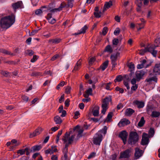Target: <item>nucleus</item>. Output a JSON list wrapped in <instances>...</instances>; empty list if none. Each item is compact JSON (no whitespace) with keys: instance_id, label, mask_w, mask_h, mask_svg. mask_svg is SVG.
<instances>
[{"instance_id":"69168bd1","label":"nucleus","mask_w":160,"mask_h":160,"mask_svg":"<svg viewBox=\"0 0 160 160\" xmlns=\"http://www.w3.org/2000/svg\"><path fill=\"white\" fill-rule=\"evenodd\" d=\"M110 58L111 61H117V60L116 56H115L114 54H112L110 56Z\"/></svg>"},{"instance_id":"8fccbe9b","label":"nucleus","mask_w":160,"mask_h":160,"mask_svg":"<svg viewBox=\"0 0 160 160\" xmlns=\"http://www.w3.org/2000/svg\"><path fill=\"white\" fill-rule=\"evenodd\" d=\"M26 52L30 56H32L34 54V52L32 50H28Z\"/></svg>"},{"instance_id":"20e7f679","label":"nucleus","mask_w":160,"mask_h":160,"mask_svg":"<svg viewBox=\"0 0 160 160\" xmlns=\"http://www.w3.org/2000/svg\"><path fill=\"white\" fill-rule=\"evenodd\" d=\"M159 46V45H152L145 48V49L147 52H150L154 57H156L158 51L155 50V49Z\"/></svg>"},{"instance_id":"5fc2aeb1","label":"nucleus","mask_w":160,"mask_h":160,"mask_svg":"<svg viewBox=\"0 0 160 160\" xmlns=\"http://www.w3.org/2000/svg\"><path fill=\"white\" fill-rule=\"evenodd\" d=\"M22 99L25 102H27L29 99L28 97L25 95H22Z\"/></svg>"},{"instance_id":"5701e85b","label":"nucleus","mask_w":160,"mask_h":160,"mask_svg":"<svg viewBox=\"0 0 160 160\" xmlns=\"http://www.w3.org/2000/svg\"><path fill=\"white\" fill-rule=\"evenodd\" d=\"M0 52L6 54L10 55L12 56L16 55L15 54L11 53L10 52L3 49H0Z\"/></svg>"},{"instance_id":"2eb2a0df","label":"nucleus","mask_w":160,"mask_h":160,"mask_svg":"<svg viewBox=\"0 0 160 160\" xmlns=\"http://www.w3.org/2000/svg\"><path fill=\"white\" fill-rule=\"evenodd\" d=\"M140 62H141V64H139L137 66V68L138 69H140L144 67L147 68L151 65L150 64H148L146 66H144V65L147 62V61L145 59L142 60Z\"/></svg>"},{"instance_id":"37998d69","label":"nucleus","mask_w":160,"mask_h":160,"mask_svg":"<svg viewBox=\"0 0 160 160\" xmlns=\"http://www.w3.org/2000/svg\"><path fill=\"white\" fill-rule=\"evenodd\" d=\"M119 42L118 39L117 38H114L112 41V44L113 45H117Z\"/></svg>"},{"instance_id":"ddd939ff","label":"nucleus","mask_w":160,"mask_h":160,"mask_svg":"<svg viewBox=\"0 0 160 160\" xmlns=\"http://www.w3.org/2000/svg\"><path fill=\"white\" fill-rule=\"evenodd\" d=\"M153 81L155 82H157V78L156 76H154L152 77H148L145 80V82H147L149 84L152 83V82Z\"/></svg>"},{"instance_id":"c756f323","label":"nucleus","mask_w":160,"mask_h":160,"mask_svg":"<svg viewBox=\"0 0 160 160\" xmlns=\"http://www.w3.org/2000/svg\"><path fill=\"white\" fill-rule=\"evenodd\" d=\"M66 7L67 8H69L68 7V5L65 2H62L60 6L58 8L59 11H60L62 10V8Z\"/></svg>"},{"instance_id":"79ce46f5","label":"nucleus","mask_w":160,"mask_h":160,"mask_svg":"<svg viewBox=\"0 0 160 160\" xmlns=\"http://www.w3.org/2000/svg\"><path fill=\"white\" fill-rule=\"evenodd\" d=\"M75 137V135H72L68 139V143L69 144H70L72 143V142L73 141L74 138Z\"/></svg>"},{"instance_id":"a878e982","label":"nucleus","mask_w":160,"mask_h":160,"mask_svg":"<svg viewBox=\"0 0 160 160\" xmlns=\"http://www.w3.org/2000/svg\"><path fill=\"white\" fill-rule=\"evenodd\" d=\"M145 122V121L144 120V117H142L140 121L138 123V126L139 127H142L144 125Z\"/></svg>"},{"instance_id":"2f4dec72","label":"nucleus","mask_w":160,"mask_h":160,"mask_svg":"<svg viewBox=\"0 0 160 160\" xmlns=\"http://www.w3.org/2000/svg\"><path fill=\"white\" fill-rule=\"evenodd\" d=\"M123 79V78L121 75H118L116 76L115 79L114 80L115 82H120Z\"/></svg>"},{"instance_id":"dca6fc26","label":"nucleus","mask_w":160,"mask_h":160,"mask_svg":"<svg viewBox=\"0 0 160 160\" xmlns=\"http://www.w3.org/2000/svg\"><path fill=\"white\" fill-rule=\"evenodd\" d=\"M26 152V155L28 156L29 155V152L28 151V147L24 149H20L17 151L18 153H20V155H22L25 153V152Z\"/></svg>"},{"instance_id":"774afa93","label":"nucleus","mask_w":160,"mask_h":160,"mask_svg":"<svg viewBox=\"0 0 160 160\" xmlns=\"http://www.w3.org/2000/svg\"><path fill=\"white\" fill-rule=\"evenodd\" d=\"M124 85L127 88L128 90L130 89V87L129 86L128 82L127 81H123Z\"/></svg>"},{"instance_id":"39448f33","label":"nucleus","mask_w":160,"mask_h":160,"mask_svg":"<svg viewBox=\"0 0 160 160\" xmlns=\"http://www.w3.org/2000/svg\"><path fill=\"white\" fill-rule=\"evenodd\" d=\"M102 139V136L100 132L98 131L93 137V143L96 145H99Z\"/></svg>"},{"instance_id":"f03ea898","label":"nucleus","mask_w":160,"mask_h":160,"mask_svg":"<svg viewBox=\"0 0 160 160\" xmlns=\"http://www.w3.org/2000/svg\"><path fill=\"white\" fill-rule=\"evenodd\" d=\"M139 135L136 132L131 131L130 132L128 143L131 145H135L138 142Z\"/></svg>"},{"instance_id":"9b49d317","label":"nucleus","mask_w":160,"mask_h":160,"mask_svg":"<svg viewBox=\"0 0 160 160\" xmlns=\"http://www.w3.org/2000/svg\"><path fill=\"white\" fill-rule=\"evenodd\" d=\"M145 73L144 71L142 70L137 72L136 73V76L138 81H139L142 78Z\"/></svg>"},{"instance_id":"473e14b6","label":"nucleus","mask_w":160,"mask_h":160,"mask_svg":"<svg viewBox=\"0 0 160 160\" xmlns=\"http://www.w3.org/2000/svg\"><path fill=\"white\" fill-rule=\"evenodd\" d=\"M160 69V63L159 64H156L153 69V71L155 72H158Z\"/></svg>"},{"instance_id":"c9c22d12","label":"nucleus","mask_w":160,"mask_h":160,"mask_svg":"<svg viewBox=\"0 0 160 160\" xmlns=\"http://www.w3.org/2000/svg\"><path fill=\"white\" fill-rule=\"evenodd\" d=\"M62 130H61L60 131H59L58 132V134H57V137H56V142L57 143H58V141L59 140V137L61 135V134H62Z\"/></svg>"},{"instance_id":"c03bdc74","label":"nucleus","mask_w":160,"mask_h":160,"mask_svg":"<svg viewBox=\"0 0 160 160\" xmlns=\"http://www.w3.org/2000/svg\"><path fill=\"white\" fill-rule=\"evenodd\" d=\"M38 30H32L31 32H29V35L30 36H32L35 35L36 33L38 32Z\"/></svg>"},{"instance_id":"680f3d73","label":"nucleus","mask_w":160,"mask_h":160,"mask_svg":"<svg viewBox=\"0 0 160 160\" xmlns=\"http://www.w3.org/2000/svg\"><path fill=\"white\" fill-rule=\"evenodd\" d=\"M64 95L62 94L61 96V97L60 98H59V102L60 103H61L62 102L64 101Z\"/></svg>"},{"instance_id":"3c124183","label":"nucleus","mask_w":160,"mask_h":160,"mask_svg":"<svg viewBox=\"0 0 160 160\" xmlns=\"http://www.w3.org/2000/svg\"><path fill=\"white\" fill-rule=\"evenodd\" d=\"M37 135L39 134L42 131V129L41 128H38L35 130Z\"/></svg>"},{"instance_id":"f704fd0d","label":"nucleus","mask_w":160,"mask_h":160,"mask_svg":"<svg viewBox=\"0 0 160 160\" xmlns=\"http://www.w3.org/2000/svg\"><path fill=\"white\" fill-rule=\"evenodd\" d=\"M155 133V131L153 128H150L148 131V134L150 137H152Z\"/></svg>"},{"instance_id":"338daca9","label":"nucleus","mask_w":160,"mask_h":160,"mask_svg":"<svg viewBox=\"0 0 160 160\" xmlns=\"http://www.w3.org/2000/svg\"><path fill=\"white\" fill-rule=\"evenodd\" d=\"M40 73L39 72H32L31 74V76H38V75H40Z\"/></svg>"},{"instance_id":"a18cd8bd","label":"nucleus","mask_w":160,"mask_h":160,"mask_svg":"<svg viewBox=\"0 0 160 160\" xmlns=\"http://www.w3.org/2000/svg\"><path fill=\"white\" fill-rule=\"evenodd\" d=\"M108 30V28L107 27H104L102 31V34L103 35H105L107 33V31Z\"/></svg>"},{"instance_id":"cd10ccee","label":"nucleus","mask_w":160,"mask_h":160,"mask_svg":"<svg viewBox=\"0 0 160 160\" xmlns=\"http://www.w3.org/2000/svg\"><path fill=\"white\" fill-rule=\"evenodd\" d=\"M153 110V107L152 105H148L146 108V110L147 113L150 114Z\"/></svg>"},{"instance_id":"09e8293b","label":"nucleus","mask_w":160,"mask_h":160,"mask_svg":"<svg viewBox=\"0 0 160 160\" xmlns=\"http://www.w3.org/2000/svg\"><path fill=\"white\" fill-rule=\"evenodd\" d=\"M71 89V87L68 86L65 89V92L67 94H69L70 93Z\"/></svg>"},{"instance_id":"ea45409f","label":"nucleus","mask_w":160,"mask_h":160,"mask_svg":"<svg viewBox=\"0 0 160 160\" xmlns=\"http://www.w3.org/2000/svg\"><path fill=\"white\" fill-rule=\"evenodd\" d=\"M4 63H8L10 65H15V62L13 61H4L3 62Z\"/></svg>"},{"instance_id":"0e129e2a","label":"nucleus","mask_w":160,"mask_h":160,"mask_svg":"<svg viewBox=\"0 0 160 160\" xmlns=\"http://www.w3.org/2000/svg\"><path fill=\"white\" fill-rule=\"evenodd\" d=\"M59 54H57L55 55H54L53 57H52L51 59V60L52 61H53L56 59L58 58L59 57Z\"/></svg>"},{"instance_id":"4be33fe9","label":"nucleus","mask_w":160,"mask_h":160,"mask_svg":"<svg viewBox=\"0 0 160 160\" xmlns=\"http://www.w3.org/2000/svg\"><path fill=\"white\" fill-rule=\"evenodd\" d=\"M54 120L56 124H60L62 122L60 117L56 116L54 117Z\"/></svg>"},{"instance_id":"72a5a7b5","label":"nucleus","mask_w":160,"mask_h":160,"mask_svg":"<svg viewBox=\"0 0 160 160\" xmlns=\"http://www.w3.org/2000/svg\"><path fill=\"white\" fill-rule=\"evenodd\" d=\"M112 115L113 113L112 112H109L108 115L106 120H105L104 122H105L106 121H107V122L109 121L112 118Z\"/></svg>"},{"instance_id":"0eeeda50","label":"nucleus","mask_w":160,"mask_h":160,"mask_svg":"<svg viewBox=\"0 0 160 160\" xmlns=\"http://www.w3.org/2000/svg\"><path fill=\"white\" fill-rule=\"evenodd\" d=\"M149 142V137L148 134L144 132L142 135V138L141 144L143 146L147 145Z\"/></svg>"},{"instance_id":"6e6d98bb","label":"nucleus","mask_w":160,"mask_h":160,"mask_svg":"<svg viewBox=\"0 0 160 160\" xmlns=\"http://www.w3.org/2000/svg\"><path fill=\"white\" fill-rule=\"evenodd\" d=\"M38 56L37 55H34L33 58L31 60V62H35L38 59Z\"/></svg>"},{"instance_id":"423d86ee","label":"nucleus","mask_w":160,"mask_h":160,"mask_svg":"<svg viewBox=\"0 0 160 160\" xmlns=\"http://www.w3.org/2000/svg\"><path fill=\"white\" fill-rule=\"evenodd\" d=\"M128 136V133L125 130L121 132L118 135V137L122 140L124 145L126 144Z\"/></svg>"},{"instance_id":"c85d7f7f","label":"nucleus","mask_w":160,"mask_h":160,"mask_svg":"<svg viewBox=\"0 0 160 160\" xmlns=\"http://www.w3.org/2000/svg\"><path fill=\"white\" fill-rule=\"evenodd\" d=\"M32 147L33 150L34 151V152L40 150L42 148L41 145H35Z\"/></svg>"},{"instance_id":"58836bf2","label":"nucleus","mask_w":160,"mask_h":160,"mask_svg":"<svg viewBox=\"0 0 160 160\" xmlns=\"http://www.w3.org/2000/svg\"><path fill=\"white\" fill-rule=\"evenodd\" d=\"M67 4L68 5V7L69 8H72L73 7V2L71 1H69V0H67Z\"/></svg>"},{"instance_id":"f3484780","label":"nucleus","mask_w":160,"mask_h":160,"mask_svg":"<svg viewBox=\"0 0 160 160\" xmlns=\"http://www.w3.org/2000/svg\"><path fill=\"white\" fill-rule=\"evenodd\" d=\"M82 60L79 59L77 62L75 66L74 67L72 71L78 70L81 68Z\"/></svg>"},{"instance_id":"13d9d810","label":"nucleus","mask_w":160,"mask_h":160,"mask_svg":"<svg viewBox=\"0 0 160 160\" xmlns=\"http://www.w3.org/2000/svg\"><path fill=\"white\" fill-rule=\"evenodd\" d=\"M70 100L68 98L64 102V104L65 105V106L67 107H68L70 105Z\"/></svg>"},{"instance_id":"7ed1b4c3","label":"nucleus","mask_w":160,"mask_h":160,"mask_svg":"<svg viewBox=\"0 0 160 160\" xmlns=\"http://www.w3.org/2000/svg\"><path fill=\"white\" fill-rule=\"evenodd\" d=\"M111 97L110 96L109 97H106L102 100V113L105 114L108 109L107 107L110 102H111Z\"/></svg>"},{"instance_id":"bb28decb","label":"nucleus","mask_w":160,"mask_h":160,"mask_svg":"<svg viewBox=\"0 0 160 160\" xmlns=\"http://www.w3.org/2000/svg\"><path fill=\"white\" fill-rule=\"evenodd\" d=\"M151 116L153 118H157L160 115V112L157 111H152L151 114Z\"/></svg>"},{"instance_id":"f8f14e48","label":"nucleus","mask_w":160,"mask_h":160,"mask_svg":"<svg viewBox=\"0 0 160 160\" xmlns=\"http://www.w3.org/2000/svg\"><path fill=\"white\" fill-rule=\"evenodd\" d=\"M130 121L126 118H123L119 122L118 125L119 127H121L123 126L127 125L130 123Z\"/></svg>"},{"instance_id":"052dcab7","label":"nucleus","mask_w":160,"mask_h":160,"mask_svg":"<svg viewBox=\"0 0 160 160\" xmlns=\"http://www.w3.org/2000/svg\"><path fill=\"white\" fill-rule=\"evenodd\" d=\"M107 127L106 126H104V127L102 129V130H101V131H99L101 133V132H103V133L104 134H105L107 132Z\"/></svg>"},{"instance_id":"aec40b11","label":"nucleus","mask_w":160,"mask_h":160,"mask_svg":"<svg viewBox=\"0 0 160 160\" xmlns=\"http://www.w3.org/2000/svg\"><path fill=\"white\" fill-rule=\"evenodd\" d=\"M99 107L95 106L92 110L93 115L94 116H97L99 114Z\"/></svg>"},{"instance_id":"1a4fd4ad","label":"nucleus","mask_w":160,"mask_h":160,"mask_svg":"<svg viewBox=\"0 0 160 160\" xmlns=\"http://www.w3.org/2000/svg\"><path fill=\"white\" fill-rule=\"evenodd\" d=\"M135 159H137L139 158L142 155L143 152L142 150L139 149L138 148H136L135 149Z\"/></svg>"},{"instance_id":"4d7b16f0","label":"nucleus","mask_w":160,"mask_h":160,"mask_svg":"<svg viewBox=\"0 0 160 160\" xmlns=\"http://www.w3.org/2000/svg\"><path fill=\"white\" fill-rule=\"evenodd\" d=\"M96 60V58L95 57H93L91 58L89 61L88 62L89 64H92Z\"/></svg>"},{"instance_id":"e2e57ef3","label":"nucleus","mask_w":160,"mask_h":160,"mask_svg":"<svg viewBox=\"0 0 160 160\" xmlns=\"http://www.w3.org/2000/svg\"><path fill=\"white\" fill-rule=\"evenodd\" d=\"M147 52V51L146 50L145 48L144 49H141L140 50L139 53L140 55H143L144 53Z\"/></svg>"},{"instance_id":"864d4df0","label":"nucleus","mask_w":160,"mask_h":160,"mask_svg":"<svg viewBox=\"0 0 160 160\" xmlns=\"http://www.w3.org/2000/svg\"><path fill=\"white\" fill-rule=\"evenodd\" d=\"M142 1L140 0H137L136 1V3H137L138 6L141 7L142 4Z\"/></svg>"},{"instance_id":"7c9ffc66","label":"nucleus","mask_w":160,"mask_h":160,"mask_svg":"<svg viewBox=\"0 0 160 160\" xmlns=\"http://www.w3.org/2000/svg\"><path fill=\"white\" fill-rule=\"evenodd\" d=\"M105 51L111 53L113 52V49L110 45H107L105 49Z\"/></svg>"},{"instance_id":"b1692460","label":"nucleus","mask_w":160,"mask_h":160,"mask_svg":"<svg viewBox=\"0 0 160 160\" xmlns=\"http://www.w3.org/2000/svg\"><path fill=\"white\" fill-rule=\"evenodd\" d=\"M61 39L60 38H55L51 39L49 40V42L50 44H57L60 42Z\"/></svg>"},{"instance_id":"6ab92c4d","label":"nucleus","mask_w":160,"mask_h":160,"mask_svg":"<svg viewBox=\"0 0 160 160\" xmlns=\"http://www.w3.org/2000/svg\"><path fill=\"white\" fill-rule=\"evenodd\" d=\"M134 112V110L133 109L131 108H128L126 110L125 115L128 116H130Z\"/></svg>"},{"instance_id":"f257e3e1","label":"nucleus","mask_w":160,"mask_h":160,"mask_svg":"<svg viewBox=\"0 0 160 160\" xmlns=\"http://www.w3.org/2000/svg\"><path fill=\"white\" fill-rule=\"evenodd\" d=\"M15 15L13 14L2 18L0 21V25L2 28L7 29L14 23Z\"/></svg>"},{"instance_id":"49530a36","label":"nucleus","mask_w":160,"mask_h":160,"mask_svg":"<svg viewBox=\"0 0 160 160\" xmlns=\"http://www.w3.org/2000/svg\"><path fill=\"white\" fill-rule=\"evenodd\" d=\"M115 90L117 91H119L120 93H123L124 92V90L122 88H120L118 87H117L115 89Z\"/></svg>"},{"instance_id":"9d476101","label":"nucleus","mask_w":160,"mask_h":160,"mask_svg":"<svg viewBox=\"0 0 160 160\" xmlns=\"http://www.w3.org/2000/svg\"><path fill=\"white\" fill-rule=\"evenodd\" d=\"M23 3L21 1H19L17 2L12 4V7L15 12L19 8H23Z\"/></svg>"},{"instance_id":"393cba45","label":"nucleus","mask_w":160,"mask_h":160,"mask_svg":"<svg viewBox=\"0 0 160 160\" xmlns=\"http://www.w3.org/2000/svg\"><path fill=\"white\" fill-rule=\"evenodd\" d=\"M108 61L107 60L105 61L100 66V68L102 71L104 70L108 67Z\"/></svg>"},{"instance_id":"4468645a","label":"nucleus","mask_w":160,"mask_h":160,"mask_svg":"<svg viewBox=\"0 0 160 160\" xmlns=\"http://www.w3.org/2000/svg\"><path fill=\"white\" fill-rule=\"evenodd\" d=\"M133 104L134 105H136L139 108H142L144 106V102L137 100H134L133 102Z\"/></svg>"},{"instance_id":"bf43d9fd","label":"nucleus","mask_w":160,"mask_h":160,"mask_svg":"<svg viewBox=\"0 0 160 160\" xmlns=\"http://www.w3.org/2000/svg\"><path fill=\"white\" fill-rule=\"evenodd\" d=\"M68 148H67L65 152H64V157L65 159V160H66L67 159L68 156Z\"/></svg>"},{"instance_id":"6e6552de","label":"nucleus","mask_w":160,"mask_h":160,"mask_svg":"<svg viewBox=\"0 0 160 160\" xmlns=\"http://www.w3.org/2000/svg\"><path fill=\"white\" fill-rule=\"evenodd\" d=\"M131 152V150L130 149H127L123 152H121L119 158H128L130 157V153Z\"/></svg>"},{"instance_id":"603ef678","label":"nucleus","mask_w":160,"mask_h":160,"mask_svg":"<svg viewBox=\"0 0 160 160\" xmlns=\"http://www.w3.org/2000/svg\"><path fill=\"white\" fill-rule=\"evenodd\" d=\"M120 28H116V30L114 31V34L115 35H118L119 33H120Z\"/></svg>"},{"instance_id":"a211bd4d","label":"nucleus","mask_w":160,"mask_h":160,"mask_svg":"<svg viewBox=\"0 0 160 160\" xmlns=\"http://www.w3.org/2000/svg\"><path fill=\"white\" fill-rule=\"evenodd\" d=\"M112 5V2L111 1L106 2L104 5V8L102 10V12H104L107 9H108Z\"/></svg>"},{"instance_id":"de8ad7c7","label":"nucleus","mask_w":160,"mask_h":160,"mask_svg":"<svg viewBox=\"0 0 160 160\" xmlns=\"http://www.w3.org/2000/svg\"><path fill=\"white\" fill-rule=\"evenodd\" d=\"M102 14L101 12H94V14L95 17L96 18H100L101 16V15Z\"/></svg>"},{"instance_id":"e433bc0d","label":"nucleus","mask_w":160,"mask_h":160,"mask_svg":"<svg viewBox=\"0 0 160 160\" xmlns=\"http://www.w3.org/2000/svg\"><path fill=\"white\" fill-rule=\"evenodd\" d=\"M56 146H51V154H53L54 152H58V149L56 148Z\"/></svg>"},{"instance_id":"a19ab883","label":"nucleus","mask_w":160,"mask_h":160,"mask_svg":"<svg viewBox=\"0 0 160 160\" xmlns=\"http://www.w3.org/2000/svg\"><path fill=\"white\" fill-rule=\"evenodd\" d=\"M92 88H90L87 90L86 91V94L88 95H92Z\"/></svg>"},{"instance_id":"412c9836","label":"nucleus","mask_w":160,"mask_h":160,"mask_svg":"<svg viewBox=\"0 0 160 160\" xmlns=\"http://www.w3.org/2000/svg\"><path fill=\"white\" fill-rule=\"evenodd\" d=\"M87 29V26L86 25H85L81 29L80 31L79 32L75 33L74 34L75 35H77L82 33H84L86 32V30Z\"/></svg>"},{"instance_id":"4c0bfd02","label":"nucleus","mask_w":160,"mask_h":160,"mask_svg":"<svg viewBox=\"0 0 160 160\" xmlns=\"http://www.w3.org/2000/svg\"><path fill=\"white\" fill-rule=\"evenodd\" d=\"M0 73L4 76L7 77L8 75L9 72L7 71L1 70L0 71Z\"/></svg>"}]
</instances>
